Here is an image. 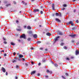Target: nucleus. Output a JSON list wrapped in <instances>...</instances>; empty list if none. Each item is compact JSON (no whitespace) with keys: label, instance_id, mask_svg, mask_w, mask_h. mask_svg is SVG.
I'll use <instances>...</instances> for the list:
<instances>
[{"label":"nucleus","instance_id":"nucleus-29","mask_svg":"<svg viewBox=\"0 0 79 79\" xmlns=\"http://www.w3.org/2000/svg\"><path fill=\"white\" fill-rule=\"evenodd\" d=\"M61 77H62V78H63V79H66V78H65L64 77V76H61Z\"/></svg>","mask_w":79,"mask_h":79},{"label":"nucleus","instance_id":"nucleus-3","mask_svg":"<svg viewBox=\"0 0 79 79\" xmlns=\"http://www.w3.org/2000/svg\"><path fill=\"white\" fill-rule=\"evenodd\" d=\"M20 39H22V38L25 39L26 38V36L24 34H23L22 35L20 36Z\"/></svg>","mask_w":79,"mask_h":79},{"label":"nucleus","instance_id":"nucleus-61","mask_svg":"<svg viewBox=\"0 0 79 79\" xmlns=\"http://www.w3.org/2000/svg\"><path fill=\"white\" fill-rule=\"evenodd\" d=\"M76 0H72V2H75V1H76Z\"/></svg>","mask_w":79,"mask_h":79},{"label":"nucleus","instance_id":"nucleus-31","mask_svg":"<svg viewBox=\"0 0 79 79\" xmlns=\"http://www.w3.org/2000/svg\"><path fill=\"white\" fill-rule=\"evenodd\" d=\"M3 43L4 44H7V42L6 41H5Z\"/></svg>","mask_w":79,"mask_h":79},{"label":"nucleus","instance_id":"nucleus-4","mask_svg":"<svg viewBox=\"0 0 79 79\" xmlns=\"http://www.w3.org/2000/svg\"><path fill=\"white\" fill-rule=\"evenodd\" d=\"M76 35L75 34H74V35H69V36H70V37H71L73 38H74V37H76Z\"/></svg>","mask_w":79,"mask_h":79},{"label":"nucleus","instance_id":"nucleus-55","mask_svg":"<svg viewBox=\"0 0 79 79\" xmlns=\"http://www.w3.org/2000/svg\"><path fill=\"white\" fill-rule=\"evenodd\" d=\"M19 61H21V58L19 57Z\"/></svg>","mask_w":79,"mask_h":79},{"label":"nucleus","instance_id":"nucleus-15","mask_svg":"<svg viewBox=\"0 0 79 79\" xmlns=\"http://www.w3.org/2000/svg\"><path fill=\"white\" fill-rule=\"evenodd\" d=\"M27 33L28 34H32V31H29L27 32Z\"/></svg>","mask_w":79,"mask_h":79},{"label":"nucleus","instance_id":"nucleus-50","mask_svg":"<svg viewBox=\"0 0 79 79\" xmlns=\"http://www.w3.org/2000/svg\"><path fill=\"white\" fill-rule=\"evenodd\" d=\"M4 56H6V53L4 54Z\"/></svg>","mask_w":79,"mask_h":79},{"label":"nucleus","instance_id":"nucleus-53","mask_svg":"<svg viewBox=\"0 0 79 79\" xmlns=\"http://www.w3.org/2000/svg\"><path fill=\"white\" fill-rule=\"evenodd\" d=\"M42 8H43V6H41L40 7V9H42Z\"/></svg>","mask_w":79,"mask_h":79},{"label":"nucleus","instance_id":"nucleus-24","mask_svg":"<svg viewBox=\"0 0 79 79\" xmlns=\"http://www.w3.org/2000/svg\"><path fill=\"white\" fill-rule=\"evenodd\" d=\"M64 7H66L67 6V5L66 4H64L63 5Z\"/></svg>","mask_w":79,"mask_h":79},{"label":"nucleus","instance_id":"nucleus-38","mask_svg":"<svg viewBox=\"0 0 79 79\" xmlns=\"http://www.w3.org/2000/svg\"><path fill=\"white\" fill-rule=\"evenodd\" d=\"M65 75L66 76H69V75L68 74V73H65Z\"/></svg>","mask_w":79,"mask_h":79},{"label":"nucleus","instance_id":"nucleus-27","mask_svg":"<svg viewBox=\"0 0 79 79\" xmlns=\"http://www.w3.org/2000/svg\"><path fill=\"white\" fill-rule=\"evenodd\" d=\"M64 44V43H61L60 45L61 46H63Z\"/></svg>","mask_w":79,"mask_h":79},{"label":"nucleus","instance_id":"nucleus-7","mask_svg":"<svg viewBox=\"0 0 79 79\" xmlns=\"http://www.w3.org/2000/svg\"><path fill=\"white\" fill-rule=\"evenodd\" d=\"M52 8L53 10H55V4L54 3L52 4Z\"/></svg>","mask_w":79,"mask_h":79},{"label":"nucleus","instance_id":"nucleus-57","mask_svg":"<svg viewBox=\"0 0 79 79\" xmlns=\"http://www.w3.org/2000/svg\"><path fill=\"white\" fill-rule=\"evenodd\" d=\"M3 40H4V41L6 40V39L4 38H3Z\"/></svg>","mask_w":79,"mask_h":79},{"label":"nucleus","instance_id":"nucleus-34","mask_svg":"<svg viewBox=\"0 0 79 79\" xmlns=\"http://www.w3.org/2000/svg\"><path fill=\"white\" fill-rule=\"evenodd\" d=\"M40 14H43V11L41 10L40 11Z\"/></svg>","mask_w":79,"mask_h":79},{"label":"nucleus","instance_id":"nucleus-12","mask_svg":"<svg viewBox=\"0 0 79 79\" xmlns=\"http://www.w3.org/2000/svg\"><path fill=\"white\" fill-rule=\"evenodd\" d=\"M23 56H23V55L21 54H20L19 55L18 57H19V58H23Z\"/></svg>","mask_w":79,"mask_h":79},{"label":"nucleus","instance_id":"nucleus-21","mask_svg":"<svg viewBox=\"0 0 79 79\" xmlns=\"http://www.w3.org/2000/svg\"><path fill=\"white\" fill-rule=\"evenodd\" d=\"M41 43H42V42L39 41H38L36 43L37 44H40Z\"/></svg>","mask_w":79,"mask_h":79},{"label":"nucleus","instance_id":"nucleus-36","mask_svg":"<svg viewBox=\"0 0 79 79\" xmlns=\"http://www.w3.org/2000/svg\"><path fill=\"white\" fill-rule=\"evenodd\" d=\"M74 56H72L71 57V59H74Z\"/></svg>","mask_w":79,"mask_h":79},{"label":"nucleus","instance_id":"nucleus-22","mask_svg":"<svg viewBox=\"0 0 79 79\" xmlns=\"http://www.w3.org/2000/svg\"><path fill=\"white\" fill-rule=\"evenodd\" d=\"M56 16H59V14H58V13H56Z\"/></svg>","mask_w":79,"mask_h":79},{"label":"nucleus","instance_id":"nucleus-18","mask_svg":"<svg viewBox=\"0 0 79 79\" xmlns=\"http://www.w3.org/2000/svg\"><path fill=\"white\" fill-rule=\"evenodd\" d=\"M10 44L11 45H15V44L13 43V42H11L10 43Z\"/></svg>","mask_w":79,"mask_h":79},{"label":"nucleus","instance_id":"nucleus-20","mask_svg":"<svg viewBox=\"0 0 79 79\" xmlns=\"http://www.w3.org/2000/svg\"><path fill=\"white\" fill-rule=\"evenodd\" d=\"M27 40L28 41H31V38H28Z\"/></svg>","mask_w":79,"mask_h":79},{"label":"nucleus","instance_id":"nucleus-58","mask_svg":"<svg viewBox=\"0 0 79 79\" xmlns=\"http://www.w3.org/2000/svg\"><path fill=\"white\" fill-rule=\"evenodd\" d=\"M23 27H24V28H25V29H26V26H24Z\"/></svg>","mask_w":79,"mask_h":79},{"label":"nucleus","instance_id":"nucleus-19","mask_svg":"<svg viewBox=\"0 0 79 79\" xmlns=\"http://www.w3.org/2000/svg\"><path fill=\"white\" fill-rule=\"evenodd\" d=\"M59 34L60 35H63V33L61 32H59Z\"/></svg>","mask_w":79,"mask_h":79},{"label":"nucleus","instance_id":"nucleus-1","mask_svg":"<svg viewBox=\"0 0 79 79\" xmlns=\"http://www.w3.org/2000/svg\"><path fill=\"white\" fill-rule=\"evenodd\" d=\"M39 10L37 9H34V13H36V12H39Z\"/></svg>","mask_w":79,"mask_h":79},{"label":"nucleus","instance_id":"nucleus-45","mask_svg":"<svg viewBox=\"0 0 79 79\" xmlns=\"http://www.w3.org/2000/svg\"><path fill=\"white\" fill-rule=\"evenodd\" d=\"M16 22L17 23H19V21H18V20H16Z\"/></svg>","mask_w":79,"mask_h":79},{"label":"nucleus","instance_id":"nucleus-37","mask_svg":"<svg viewBox=\"0 0 79 79\" xmlns=\"http://www.w3.org/2000/svg\"><path fill=\"white\" fill-rule=\"evenodd\" d=\"M26 66H28V64L27 63H26L25 64Z\"/></svg>","mask_w":79,"mask_h":79},{"label":"nucleus","instance_id":"nucleus-41","mask_svg":"<svg viewBox=\"0 0 79 79\" xmlns=\"http://www.w3.org/2000/svg\"><path fill=\"white\" fill-rule=\"evenodd\" d=\"M72 30H73V31H74V30H75V27H73V28H72Z\"/></svg>","mask_w":79,"mask_h":79},{"label":"nucleus","instance_id":"nucleus-49","mask_svg":"<svg viewBox=\"0 0 79 79\" xmlns=\"http://www.w3.org/2000/svg\"><path fill=\"white\" fill-rule=\"evenodd\" d=\"M76 10L74 9V10H73V12H74V13H76Z\"/></svg>","mask_w":79,"mask_h":79},{"label":"nucleus","instance_id":"nucleus-44","mask_svg":"<svg viewBox=\"0 0 79 79\" xmlns=\"http://www.w3.org/2000/svg\"><path fill=\"white\" fill-rule=\"evenodd\" d=\"M40 73H37V76H40Z\"/></svg>","mask_w":79,"mask_h":79},{"label":"nucleus","instance_id":"nucleus-8","mask_svg":"<svg viewBox=\"0 0 79 79\" xmlns=\"http://www.w3.org/2000/svg\"><path fill=\"white\" fill-rule=\"evenodd\" d=\"M46 72L47 73H50V74H52V71H50L48 69L47 70Z\"/></svg>","mask_w":79,"mask_h":79},{"label":"nucleus","instance_id":"nucleus-33","mask_svg":"<svg viewBox=\"0 0 79 79\" xmlns=\"http://www.w3.org/2000/svg\"><path fill=\"white\" fill-rule=\"evenodd\" d=\"M15 62H16V61L15 60H13L12 61L13 63H15Z\"/></svg>","mask_w":79,"mask_h":79},{"label":"nucleus","instance_id":"nucleus-17","mask_svg":"<svg viewBox=\"0 0 79 79\" xmlns=\"http://www.w3.org/2000/svg\"><path fill=\"white\" fill-rule=\"evenodd\" d=\"M27 29H31V27L30 26H28L27 27Z\"/></svg>","mask_w":79,"mask_h":79},{"label":"nucleus","instance_id":"nucleus-5","mask_svg":"<svg viewBox=\"0 0 79 79\" xmlns=\"http://www.w3.org/2000/svg\"><path fill=\"white\" fill-rule=\"evenodd\" d=\"M60 38V36H58L56 37V38L55 39V42H56V41H58V39Z\"/></svg>","mask_w":79,"mask_h":79},{"label":"nucleus","instance_id":"nucleus-13","mask_svg":"<svg viewBox=\"0 0 79 79\" xmlns=\"http://www.w3.org/2000/svg\"><path fill=\"white\" fill-rule=\"evenodd\" d=\"M46 35L48 36H50L51 35V34L50 33L48 32L46 33Z\"/></svg>","mask_w":79,"mask_h":79},{"label":"nucleus","instance_id":"nucleus-48","mask_svg":"<svg viewBox=\"0 0 79 79\" xmlns=\"http://www.w3.org/2000/svg\"><path fill=\"white\" fill-rule=\"evenodd\" d=\"M40 64H41V63H39L38 64V66H40Z\"/></svg>","mask_w":79,"mask_h":79},{"label":"nucleus","instance_id":"nucleus-59","mask_svg":"<svg viewBox=\"0 0 79 79\" xmlns=\"http://www.w3.org/2000/svg\"><path fill=\"white\" fill-rule=\"evenodd\" d=\"M62 10H65V8H63L62 9Z\"/></svg>","mask_w":79,"mask_h":79},{"label":"nucleus","instance_id":"nucleus-43","mask_svg":"<svg viewBox=\"0 0 79 79\" xmlns=\"http://www.w3.org/2000/svg\"><path fill=\"white\" fill-rule=\"evenodd\" d=\"M13 3L15 5H16V2H15L14 1Z\"/></svg>","mask_w":79,"mask_h":79},{"label":"nucleus","instance_id":"nucleus-40","mask_svg":"<svg viewBox=\"0 0 79 79\" xmlns=\"http://www.w3.org/2000/svg\"><path fill=\"white\" fill-rule=\"evenodd\" d=\"M61 16H62L61 14V13H60V14H59V16L61 17Z\"/></svg>","mask_w":79,"mask_h":79},{"label":"nucleus","instance_id":"nucleus-47","mask_svg":"<svg viewBox=\"0 0 79 79\" xmlns=\"http://www.w3.org/2000/svg\"><path fill=\"white\" fill-rule=\"evenodd\" d=\"M71 26H73V25H74V23H72L71 24Z\"/></svg>","mask_w":79,"mask_h":79},{"label":"nucleus","instance_id":"nucleus-54","mask_svg":"<svg viewBox=\"0 0 79 79\" xmlns=\"http://www.w3.org/2000/svg\"><path fill=\"white\" fill-rule=\"evenodd\" d=\"M67 25H69V22H67Z\"/></svg>","mask_w":79,"mask_h":79},{"label":"nucleus","instance_id":"nucleus-16","mask_svg":"<svg viewBox=\"0 0 79 79\" xmlns=\"http://www.w3.org/2000/svg\"><path fill=\"white\" fill-rule=\"evenodd\" d=\"M11 5V4L9 3V4H7L6 5V6L7 7H8V6H10Z\"/></svg>","mask_w":79,"mask_h":79},{"label":"nucleus","instance_id":"nucleus-64","mask_svg":"<svg viewBox=\"0 0 79 79\" xmlns=\"http://www.w3.org/2000/svg\"><path fill=\"white\" fill-rule=\"evenodd\" d=\"M15 79H18V77H15Z\"/></svg>","mask_w":79,"mask_h":79},{"label":"nucleus","instance_id":"nucleus-30","mask_svg":"<svg viewBox=\"0 0 79 79\" xmlns=\"http://www.w3.org/2000/svg\"><path fill=\"white\" fill-rule=\"evenodd\" d=\"M16 68H17V69H18V68H19V66H18V65H16Z\"/></svg>","mask_w":79,"mask_h":79},{"label":"nucleus","instance_id":"nucleus-32","mask_svg":"<svg viewBox=\"0 0 79 79\" xmlns=\"http://www.w3.org/2000/svg\"><path fill=\"white\" fill-rule=\"evenodd\" d=\"M66 60H69V59L68 57H66Z\"/></svg>","mask_w":79,"mask_h":79},{"label":"nucleus","instance_id":"nucleus-28","mask_svg":"<svg viewBox=\"0 0 79 79\" xmlns=\"http://www.w3.org/2000/svg\"><path fill=\"white\" fill-rule=\"evenodd\" d=\"M17 31H21V29H16Z\"/></svg>","mask_w":79,"mask_h":79},{"label":"nucleus","instance_id":"nucleus-11","mask_svg":"<svg viewBox=\"0 0 79 79\" xmlns=\"http://www.w3.org/2000/svg\"><path fill=\"white\" fill-rule=\"evenodd\" d=\"M33 37L35 39H36V38L37 37V34H35L34 35H33Z\"/></svg>","mask_w":79,"mask_h":79},{"label":"nucleus","instance_id":"nucleus-14","mask_svg":"<svg viewBox=\"0 0 79 79\" xmlns=\"http://www.w3.org/2000/svg\"><path fill=\"white\" fill-rule=\"evenodd\" d=\"M35 71H34L31 72V75H32L33 74H35Z\"/></svg>","mask_w":79,"mask_h":79},{"label":"nucleus","instance_id":"nucleus-63","mask_svg":"<svg viewBox=\"0 0 79 79\" xmlns=\"http://www.w3.org/2000/svg\"><path fill=\"white\" fill-rule=\"evenodd\" d=\"M31 64H34V62H31Z\"/></svg>","mask_w":79,"mask_h":79},{"label":"nucleus","instance_id":"nucleus-9","mask_svg":"<svg viewBox=\"0 0 79 79\" xmlns=\"http://www.w3.org/2000/svg\"><path fill=\"white\" fill-rule=\"evenodd\" d=\"M2 70L3 71V73H5V72H6V70H5V69H4V68H3V67L2 68Z\"/></svg>","mask_w":79,"mask_h":79},{"label":"nucleus","instance_id":"nucleus-26","mask_svg":"<svg viewBox=\"0 0 79 79\" xmlns=\"http://www.w3.org/2000/svg\"><path fill=\"white\" fill-rule=\"evenodd\" d=\"M54 65L55 66V67H58V64H54Z\"/></svg>","mask_w":79,"mask_h":79},{"label":"nucleus","instance_id":"nucleus-42","mask_svg":"<svg viewBox=\"0 0 79 79\" xmlns=\"http://www.w3.org/2000/svg\"><path fill=\"white\" fill-rule=\"evenodd\" d=\"M72 43H74V42H75V41L74 40H72Z\"/></svg>","mask_w":79,"mask_h":79},{"label":"nucleus","instance_id":"nucleus-56","mask_svg":"<svg viewBox=\"0 0 79 79\" xmlns=\"http://www.w3.org/2000/svg\"><path fill=\"white\" fill-rule=\"evenodd\" d=\"M6 76H7V75H8V72H6Z\"/></svg>","mask_w":79,"mask_h":79},{"label":"nucleus","instance_id":"nucleus-60","mask_svg":"<svg viewBox=\"0 0 79 79\" xmlns=\"http://www.w3.org/2000/svg\"><path fill=\"white\" fill-rule=\"evenodd\" d=\"M31 50H34V48H32V47H31Z\"/></svg>","mask_w":79,"mask_h":79},{"label":"nucleus","instance_id":"nucleus-51","mask_svg":"<svg viewBox=\"0 0 79 79\" xmlns=\"http://www.w3.org/2000/svg\"><path fill=\"white\" fill-rule=\"evenodd\" d=\"M40 50H43V48H40Z\"/></svg>","mask_w":79,"mask_h":79},{"label":"nucleus","instance_id":"nucleus-46","mask_svg":"<svg viewBox=\"0 0 79 79\" xmlns=\"http://www.w3.org/2000/svg\"><path fill=\"white\" fill-rule=\"evenodd\" d=\"M13 55H14V56L15 55H16V52H14Z\"/></svg>","mask_w":79,"mask_h":79},{"label":"nucleus","instance_id":"nucleus-23","mask_svg":"<svg viewBox=\"0 0 79 79\" xmlns=\"http://www.w3.org/2000/svg\"><path fill=\"white\" fill-rule=\"evenodd\" d=\"M63 48L64 49H65V50H67V48L66 46H64V47H63Z\"/></svg>","mask_w":79,"mask_h":79},{"label":"nucleus","instance_id":"nucleus-35","mask_svg":"<svg viewBox=\"0 0 79 79\" xmlns=\"http://www.w3.org/2000/svg\"><path fill=\"white\" fill-rule=\"evenodd\" d=\"M76 23H79V20H76Z\"/></svg>","mask_w":79,"mask_h":79},{"label":"nucleus","instance_id":"nucleus-2","mask_svg":"<svg viewBox=\"0 0 79 79\" xmlns=\"http://www.w3.org/2000/svg\"><path fill=\"white\" fill-rule=\"evenodd\" d=\"M21 3H22L23 5H25V6H27V3H26V2H25L23 1L21 2Z\"/></svg>","mask_w":79,"mask_h":79},{"label":"nucleus","instance_id":"nucleus-25","mask_svg":"<svg viewBox=\"0 0 79 79\" xmlns=\"http://www.w3.org/2000/svg\"><path fill=\"white\" fill-rule=\"evenodd\" d=\"M69 24H71L72 23H73V22H72V21H70L69 22Z\"/></svg>","mask_w":79,"mask_h":79},{"label":"nucleus","instance_id":"nucleus-52","mask_svg":"<svg viewBox=\"0 0 79 79\" xmlns=\"http://www.w3.org/2000/svg\"><path fill=\"white\" fill-rule=\"evenodd\" d=\"M22 60L23 61H25V59H24V58H22Z\"/></svg>","mask_w":79,"mask_h":79},{"label":"nucleus","instance_id":"nucleus-10","mask_svg":"<svg viewBox=\"0 0 79 79\" xmlns=\"http://www.w3.org/2000/svg\"><path fill=\"white\" fill-rule=\"evenodd\" d=\"M55 19L56 21L57 22H58V23H60V22H61V20H59V19L58 18H56Z\"/></svg>","mask_w":79,"mask_h":79},{"label":"nucleus","instance_id":"nucleus-39","mask_svg":"<svg viewBox=\"0 0 79 79\" xmlns=\"http://www.w3.org/2000/svg\"><path fill=\"white\" fill-rule=\"evenodd\" d=\"M45 77H46V78H48V75H45Z\"/></svg>","mask_w":79,"mask_h":79},{"label":"nucleus","instance_id":"nucleus-62","mask_svg":"<svg viewBox=\"0 0 79 79\" xmlns=\"http://www.w3.org/2000/svg\"><path fill=\"white\" fill-rule=\"evenodd\" d=\"M45 51H47V50H48V49H47L46 48L45 49Z\"/></svg>","mask_w":79,"mask_h":79},{"label":"nucleus","instance_id":"nucleus-6","mask_svg":"<svg viewBox=\"0 0 79 79\" xmlns=\"http://www.w3.org/2000/svg\"><path fill=\"white\" fill-rule=\"evenodd\" d=\"M75 55H79V51H77V50H76L75 51Z\"/></svg>","mask_w":79,"mask_h":79}]
</instances>
